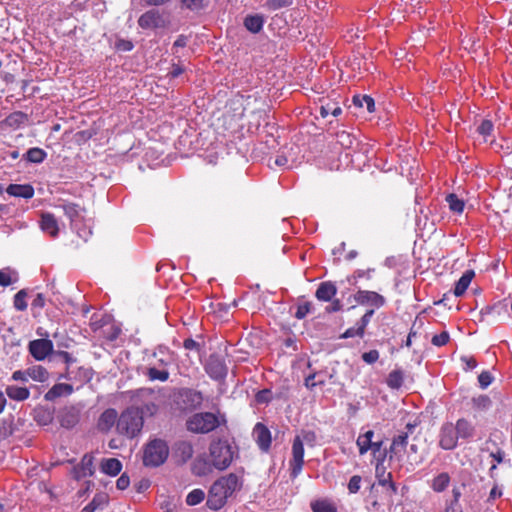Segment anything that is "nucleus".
Returning <instances> with one entry per match:
<instances>
[{
	"mask_svg": "<svg viewBox=\"0 0 512 512\" xmlns=\"http://www.w3.org/2000/svg\"><path fill=\"white\" fill-rule=\"evenodd\" d=\"M240 487L239 478L234 473L219 478L212 484L209 490L207 506L212 510L221 509L227 499Z\"/></svg>",
	"mask_w": 512,
	"mask_h": 512,
	"instance_id": "nucleus-1",
	"label": "nucleus"
},
{
	"mask_svg": "<svg viewBox=\"0 0 512 512\" xmlns=\"http://www.w3.org/2000/svg\"><path fill=\"white\" fill-rule=\"evenodd\" d=\"M225 424V415L212 412H197L186 420L187 430L194 434H208Z\"/></svg>",
	"mask_w": 512,
	"mask_h": 512,
	"instance_id": "nucleus-2",
	"label": "nucleus"
},
{
	"mask_svg": "<svg viewBox=\"0 0 512 512\" xmlns=\"http://www.w3.org/2000/svg\"><path fill=\"white\" fill-rule=\"evenodd\" d=\"M144 424L143 410L139 407H129L125 409L117 420L116 432L124 437L132 439L142 430Z\"/></svg>",
	"mask_w": 512,
	"mask_h": 512,
	"instance_id": "nucleus-3",
	"label": "nucleus"
},
{
	"mask_svg": "<svg viewBox=\"0 0 512 512\" xmlns=\"http://www.w3.org/2000/svg\"><path fill=\"white\" fill-rule=\"evenodd\" d=\"M236 448L225 439L213 440L209 445V459L218 470L227 469L236 454Z\"/></svg>",
	"mask_w": 512,
	"mask_h": 512,
	"instance_id": "nucleus-4",
	"label": "nucleus"
},
{
	"mask_svg": "<svg viewBox=\"0 0 512 512\" xmlns=\"http://www.w3.org/2000/svg\"><path fill=\"white\" fill-rule=\"evenodd\" d=\"M169 447L162 439L149 441L143 450V464L146 467H158L168 458Z\"/></svg>",
	"mask_w": 512,
	"mask_h": 512,
	"instance_id": "nucleus-5",
	"label": "nucleus"
},
{
	"mask_svg": "<svg viewBox=\"0 0 512 512\" xmlns=\"http://www.w3.org/2000/svg\"><path fill=\"white\" fill-rule=\"evenodd\" d=\"M138 25L145 30L165 29L169 26V15L158 9H150L138 18Z\"/></svg>",
	"mask_w": 512,
	"mask_h": 512,
	"instance_id": "nucleus-6",
	"label": "nucleus"
},
{
	"mask_svg": "<svg viewBox=\"0 0 512 512\" xmlns=\"http://www.w3.org/2000/svg\"><path fill=\"white\" fill-rule=\"evenodd\" d=\"M304 464V446L299 436L294 438L292 444V458L289 462L290 476L295 479L302 470Z\"/></svg>",
	"mask_w": 512,
	"mask_h": 512,
	"instance_id": "nucleus-7",
	"label": "nucleus"
},
{
	"mask_svg": "<svg viewBox=\"0 0 512 512\" xmlns=\"http://www.w3.org/2000/svg\"><path fill=\"white\" fill-rule=\"evenodd\" d=\"M458 434L452 422L444 423L439 432V446L444 450H453L458 444Z\"/></svg>",
	"mask_w": 512,
	"mask_h": 512,
	"instance_id": "nucleus-8",
	"label": "nucleus"
},
{
	"mask_svg": "<svg viewBox=\"0 0 512 512\" xmlns=\"http://www.w3.org/2000/svg\"><path fill=\"white\" fill-rule=\"evenodd\" d=\"M53 342L49 339H36L28 344L29 353L38 361L44 360L53 352Z\"/></svg>",
	"mask_w": 512,
	"mask_h": 512,
	"instance_id": "nucleus-9",
	"label": "nucleus"
},
{
	"mask_svg": "<svg viewBox=\"0 0 512 512\" xmlns=\"http://www.w3.org/2000/svg\"><path fill=\"white\" fill-rule=\"evenodd\" d=\"M354 300L360 305H370L380 308L385 305V298L374 291L359 290L354 295Z\"/></svg>",
	"mask_w": 512,
	"mask_h": 512,
	"instance_id": "nucleus-10",
	"label": "nucleus"
},
{
	"mask_svg": "<svg viewBox=\"0 0 512 512\" xmlns=\"http://www.w3.org/2000/svg\"><path fill=\"white\" fill-rule=\"evenodd\" d=\"M143 374L150 381H160L165 382L169 378V371L167 369V362L163 359H159L158 363L155 365H150L145 367Z\"/></svg>",
	"mask_w": 512,
	"mask_h": 512,
	"instance_id": "nucleus-11",
	"label": "nucleus"
},
{
	"mask_svg": "<svg viewBox=\"0 0 512 512\" xmlns=\"http://www.w3.org/2000/svg\"><path fill=\"white\" fill-rule=\"evenodd\" d=\"M205 370L213 379H223L227 375V367L224 360L217 356L211 355L205 365Z\"/></svg>",
	"mask_w": 512,
	"mask_h": 512,
	"instance_id": "nucleus-12",
	"label": "nucleus"
},
{
	"mask_svg": "<svg viewBox=\"0 0 512 512\" xmlns=\"http://www.w3.org/2000/svg\"><path fill=\"white\" fill-rule=\"evenodd\" d=\"M80 419V408L76 406H67L62 408L58 414L60 425L64 428H73Z\"/></svg>",
	"mask_w": 512,
	"mask_h": 512,
	"instance_id": "nucleus-13",
	"label": "nucleus"
},
{
	"mask_svg": "<svg viewBox=\"0 0 512 512\" xmlns=\"http://www.w3.org/2000/svg\"><path fill=\"white\" fill-rule=\"evenodd\" d=\"M94 457L91 454H85L81 462L73 467L72 475L76 480L92 476L94 474Z\"/></svg>",
	"mask_w": 512,
	"mask_h": 512,
	"instance_id": "nucleus-14",
	"label": "nucleus"
},
{
	"mask_svg": "<svg viewBox=\"0 0 512 512\" xmlns=\"http://www.w3.org/2000/svg\"><path fill=\"white\" fill-rule=\"evenodd\" d=\"M373 436L374 432L372 430H369L358 436L356 443L361 455L365 454L368 450H372L374 454L380 451L382 447V441H372Z\"/></svg>",
	"mask_w": 512,
	"mask_h": 512,
	"instance_id": "nucleus-15",
	"label": "nucleus"
},
{
	"mask_svg": "<svg viewBox=\"0 0 512 512\" xmlns=\"http://www.w3.org/2000/svg\"><path fill=\"white\" fill-rule=\"evenodd\" d=\"M253 437L262 451L267 452L271 445V433L262 423H257L253 429Z\"/></svg>",
	"mask_w": 512,
	"mask_h": 512,
	"instance_id": "nucleus-16",
	"label": "nucleus"
},
{
	"mask_svg": "<svg viewBox=\"0 0 512 512\" xmlns=\"http://www.w3.org/2000/svg\"><path fill=\"white\" fill-rule=\"evenodd\" d=\"M119 416L115 409H106L99 417L97 428L99 431L107 433L112 427H116Z\"/></svg>",
	"mask_w": 512,
	"mask_h": 512,
	"instance_id": "nucleus-17",
	"label": "nucleus"
},
{
	"mask_svg": "<svg viewBox=\"0 0 512 512\" xmlns=\"http://www.w3.org/2000/svg\"><path fill=\"white\" fill-rule=\"evenodd\" d=\"M373 314H374V310L373 309L368 310L362 316V318L356 323V325L354 327L348 328L342 334L341 337L342 338H351V337H355V336L362 337L364 335L365 328L368 325V323L370 322L371 317L373 316Z\"/></svg>",
	"mask_w": 512,
	"mask_h": 512,
	"instance_id": "nucleus-18",
	"label": "nucleus"
},
{
	"mask_svg": "<svg viewBox=\"0 0 512 512\" xmlns=\"http://www.w3.org/2000/svg\"><path fill=\"white\" fill-rule=\"evenodd\" d=\"M194 454L193 445L186 440L178 441L174 446V457L180 463H186Z\"/></svg>",
	"mask_w": 512,
	"mask_h": 512,
	"instance_id": "nucleus-19",
	"label": "nucleus"
},
{
	"mask_svg": "<svg viewBox=\"0 0 512 512\" xmlns=\"http://www.w3.org/2000/svg\"><path fill=\"white\" fill-rule=\"evenodd\" d=\"M40 227L43 232L49 234L51 237H57L59 234V226L56 217L49 212L41 214Z\"/></svg>",
	"mask_w": 512,
	"mask_h": 512,
	"instance_id": "nucleus-20",
	"label": "nucleus"
},
{
	"mask_svg": "<svg viewBox=\"0 0 512 512\" xmlns=\"http://www.w3.org/2000/svg\"><path fill=\"white\" fill-rule=\"evenodd\" d=\"M65 215L70 219L71 227H77L83 221L85 209L75 203H65L62 206Z\"/></svg>",
	"mask_w": 512,
	"mask_h": 512,
	"instance_id": "nucleus-21",
	"label": "nucleus"
},
{
	"mask_svg": "<svg viewBox=\"0 0 512 512\" xmlns=\"http://www.w3.org/2000/svg\"><path fill=\"white\" fill-rule=\"evenodd\" d=\"M73 386L71 384L67 383H58L55 384L52 388H50L44 398L47 401H54L55 399L62 397V396H68L72 394L73 392Z\"/></svg>",
	"mask_w": 512,
	"mask_h": 512,
	"instance_id": "nucleus-22",
	"label": "nucleus"
},
{
	"mask_svg": "<svg viewBox=\"0 0 512 512\" xmlns=\"http://www.w3.org/2000/svg\"><path fill=\"white\" fill-rule=\"evenodd\" d=\"M408 444V433L401 432L397 436H395L392 440V444L390 446V458L400 457L402 452L405 450Z\"/></svg>",
	"mask_w": 512,
	"mask_h": 512,
	"instance_id": "nucleus-23",
	"label": "nucleus"
},
{
	"mask_svg": "<svg viewBox=\"0 0 512 512\" xmlns=\"http://www.w3.org/2000/svg\"><path fill=\"white\" fill-rule=\"evenodd\" d=\"M6 192L14 197L30 199L34 196V188L30 184H10Z\"/></svg>",
	"mask_w": 512,
	"mask_h": 512,
	"instance_id": "nucleus-24",
	"label": "nucleus"
},
{
	"mask_svg": "<svg viewBox=\"0 0 512 512\" xmlns=\"http://www.w3.org/2000/svg\"><path fill=\"white\" fill-rule=\"evenodd\" d=\"M100 470L109 476H117L122 470V463L117 458H104L100 463Z\"/></svg>",
	"mask_w": 512,
	"mask_h": 512,
	"instance_id": "nucleus-25",
	"label": "nucleus"
},
{
	"mask_svg": "<svg viewBox=\"0 0 512 512\" xmlns=\"http://www.w3.org/2000/svg\"><path fill=\"white\" fill-rule=\"evenodd\" d=\"M337 293V288L331 281L322 282L316 290L315 296L320 301H330Z\"/></svg>",
	"mask_w": 512,
	"mask_h": 512,
	"instance_id": "nucleus-26",
	"label": "nucleus"
},
{
	"mask_svg": "<svg viewBox=\"0 0 512 512\" xmlns=\"http://www.w3.org/2000/svg\"><path fill=\"white\" fill-rule=\"evenodd\" d=\"M454 427L457 430L459 438L470 439L475 435L474 425L465 418L458 419L457 422L454 424Z\"/></svg>",
	"mask_w": 512,
	"mask_h": 512,
	"instance_id": "nucleus-27",
	"label": "nucleus"
},
{
	"mask_svg": "<svg viewBox=\"0 0 512 512\" xmlns=\"http://www.w3.org/2000/svg\"><path fill=\"white\" fill-rule=\"evenodd\" d=\"M28 121V115L22 111H15L9 114L5 120L4 125L12 129H18L25 125Z\"/></svg>",
	"mask_w": 512,
	"mask_h": 512,
	"instance_id": "nucleus-28",
	"label": "nucleus"
},
{
	"mask_svg": "<svg viewBox=\"0 0 512 512\" xmlns=\"http://www.w3.org/2000/svg\"><path fill=\"white\" fill-rule=\"evenodd\" d=\"M109 502L108 494L104 492L96 493L92 501L83 508V512H95L97 509L104 508Z\"/></svg>",
	"mask_w": 512,
	"mask_h": 512,
	"instance_id": "nucleus-29",
	"label": "nucleus"
},
{
	"mask_svg": "<svg viewBox=\"0 0 512 512\" xmlns=\"http://www.w3.org/2000/svg\"><path fill=\"white\" fill-rule=\"evenodd\" d=\"M6 395L14 401H24L30 397V391L26 387L8 385L5 389Z\"/></svg>",
	"mask_w": 512,
	"mask_h": 512,
	"instance_id": "nucleus-30",
	"label": "nucleus"
},
{
	"mask_svg": "<svg viewBox=\"0 0 512 512\" xmlns=\"http://www.w3.org/2000/svg\"><path fill=\"white\" fill-rule=\"evenodd\" d=\"M264 22H265V19L262 15H259V14L248 15L244 19V26L248 31L256 34L262 30Z\"/></svg>",
	"mask_w": 512,
	"mask_h": 512,
	"instance_id": "nucleus-31",
	"label": "nucleus"
},
{
	"mask_svg": "<svg viewBox=\"0 0 512 512\" xmlns=\"http://www.w3.org/2000/svg\"><path fill=\"white\" fill-rule=\"evenodd\" d=\"M475 273L473 270H467L463 273V275L460 277V279L457 281L455 288H454V294L455 296L459 297L462 296L467 288L469 287Z\"/></svg>",
	"mask_w": 512,
	"mask_h": 512,
	"instance_id": "nucleus-32",
	"label": "nucleus"
},
{
	"mask_svg": "<svg viewBox=\"0 0 512 512\" xmlns=\"http://www.w3.org/2000/svg\"><path fill=\"white\" fill-rule=\"evenodd\" d=\"M377 472V478H378V484L387 487L389 491V495L392 496L397 493V486L392 481V474L391 473H385V470L383 469L381 473H379V468H376Z\"/></svg>",
	"mask_w": 512,
	"mask_h": 512,
	"instance_id": "nucleus-33",
	"label": "nucleus"
},
{
	"mask_svg": "<svg viewBox=\"0 0 512 512\" xmlns=\"http://www.w3.org/2000/svg\"><path fill=\"white\" fill-rule=\"evenodd\" d=\"M470 405L474 412L480 413L487 411L491 407L492 401L487 395H479L471 399Z\"/></svg>",
	"mask_w": 512,
	"mask_h": 512,
	"instance_id": "nucleus-34",
	"label": "nucleus"
},
{
	"mask_svg": "<svg viewBox=\"0 0 512 512\" xmlns=\"http://www.w3.org/2000/svg\"><path fill=\"white\" fill-rule=\"evenodd\" d=\"M182 396L185 397V402L188 403L192 408L200 407L203 402L202 393L193 389H185L182 392Z\"/></svg>",
	"mask_w": 512,
	"mask_h": 512,
	"instance_id": "nucleus-35",
	"label": "nucleus"
},
{
	"mask_svg": "<svg viewBox=\"0 0 512 512\" xmlns=\"http://www.w3.org/2000/svg\"><path fill=\"white\" fill-rule=\"evenodd\" d=\"M352 102L356 107H365L369 113H372L375 110L374 99L368 95H355Z\"/></svg>",
	"mask_w": 512,
	"mask_h": 512,
	"instance_id": "nucleus-36",
	"label": "nucleus"
},
{
	"mask_svg": "<svg viewBox=\"0 0 512 512\" xmlns=\"http://www.w3.org/2000/svg\"><path fill=\"white\" fill-rule=\"evenodd\" d=\"M27 373L30 378L38 382H45L49 378L48 371L41 365L29 367Z\"/></svg>",
	"mask_w": 512,
	"mask_h": 512,
	"instance_id": "nucleus-37",
	"label": "nucleus"
},
{
	"mask_svg": "<svg viewBox=\"0 0 512 512\" xmlns=\"http://www.w3.org/2000/svg\"><path fill=\"white\" fill-rule=\"evenodd\" d=\"M450 482V476L448 473L443 472L437 475L432 481V489L436 492L444 491Z\"/></svg>",
	"mask_w": 512,
	"mask_h": 512,
	"instance_id": "nucleus-38",
	"label": "nucleus"
},
{
	"mask_svg": "<svg viewBox=\"0 0 512 512\" xmlns=\"http://www.w3.org/2000/svg\"><path fill=\"white\" fill-rule=\"evenodd\" d=\"M404 380V375L401 370H393L389 373L386 383L392 389H399Z\"/></svg>",
	"mask_w": 512,
	"mask_h": 512,
	"instance_id": "nucleus-39",
	"label": "nucleus"
},
{
	"mask_svg": "<svg viewBox=\"0 0 512 512\" xmlns=\"http://www.w3.org/2000/svg\"><path fill=\"white\" fill-rule=\"evenodd\" d=\"M313 512H337L333 503L328 500H316L311 503Z\"/></svg>",
	"mask_w": 512,
	"mask_h": 512,
	"instance_id": "nucleus-40",
	"label": "nucleus"
},
{
	"mask_svg": "<svg viewBox=\"0 0 512 512\" xmlns=\"http://www.w3.org/2000/svg\"><path fill=\"white\" fill-rule=\"evenodd\" d=\"M446 202L449 205L451 211L455 213H462L464 210V201L460 199L456 194L451 193L446 196Z\"/></svg>",
	"mask_w": 512,
	"mask_h": 512,
	"instance_id": "nucleus-41",
	"label": "nucleus"
},
{
	"mask_svg": "<svg viewBox=\"0 0 512 512\" xmlns=\"http://www.w3.org/2000/svg\"><path fill=\"white\" fill-rule=\"evenodd\" d=\"M26 159L32 163H41L46 157V152L41 148H30L25 155Z\"/></svg>",
	"mask_w": 512,
	"mask_h": 512,
	"instance_id": "nucleus-42",
	"label": "nucleus"
},
{
	"mask_svg": "<svg viewBox=\"0 0 512 512\" xmlns=\"http://www.w3.org/2000/svg\"><path fill=\"white\" fill-rule=\"evenodd\" d=\"M17 273L9 268L0 270V286L7 287L17 281Z\"/></svg>",
	"mask_w": 512,
	"mask_h": 512,
	"instance_id": "nucleus-43",
	"label": "nucleus"
},
{
	"mask_svg": "<svg viewBox=\"0 0 512 512\" xmlns=\"http://www.w3.org/2000/svg\"><path fill=\"white\" fill-rule=\"evenodd\" d=\"M26 298H27V292L24 289L18 291L15 294L13 304H14V307L16 310L25 311L27 309L28 305L26 302Z\"/></svg>",
	"mask_w": 512,
	"mask_h": 512,
	"instance_id": "nucleus-44",
	"label": "nucleus"
},
{
	"mask_svg": "<svg viewBox=\"0 0 512 512\" xmlns=\"http://www.w3.org/2000/svg\"><path fill=\"white\" fill-rule=\"evenodd\" d=\"M205 498V493L202 489L192 490L186 497V503L189 506H194L201 503Z\"/></svg>",
	"mask_w": 512,
	"mask_h": 512,
	"instance_id": "nucleus-45",
	"label": "nucleus"
},
{
	"mask_svg": "<svg viewBox=\"0 0 512 512\" xmlns=\"http://www.w3.org/2000/svg\"><path fill=\"white\" fill-rule=\"evenodd\" d=\"M292 0H266L264 7L269 11H276L291 6Z\"/></svg>",
	"mask_w": 512,
	"mask_h": 512,
	"instance_id": "nucleus-46",
	"label": "nucleus"
},
{
	"mask_svg": "<svg viewBox=\"0 0 512 512\" xmlns=\"http://www.w3.org/2000/svg\"><path fill=\"white\" fill-rule=\"evenodd\" d=\"M34 419L40 425L45 426V425H49L52 422L53 416L48 410L37 409V410H35Z\"/></svg>",
	"mask_w": 512,
	"mask_h": 512,
	"instance_id": "nucleus-47",
	"label": "nucleus"
},
{
	"mask_svg": "<svg viewBox=\"0 0 512 512\" xmlns=\"http://www.w3.org/2000/svg\"><path fill=\"white\" fill-rule=\"evenodd\" d=\"M181 4L191 11H199L208 5V0H181Z\"/></svg>",
	"mask_w": 512,
	"mask_h": 512,
	"instance_id": "nucleus-48",
	"label": "nucleus"
},
{
	"mask_svg": "<svg viewBox=\"0 0 512 512\" xmlns=\"http://www.w3.org/2000/svg\"><path fill=\"white\" fill-rule=\"evenodd\" d=\"M337 141L341 146L350 148L354 142V138L348 132L341 131L337 133Z\"/></svg>",
	"mask_w": 512,
	"mask_h": 512,
	"instance_id": "nucleus-49",
	"label": "nucleus"
},
{
	"mask_svg": "<svg viewBox=\"0 0 512 512\" xmlns=\"http://www.w3.org/2000/svg\"><path fill=\"white\" fill-rule=\"evenodd\" d=\"M493 128V123L490 120H483L478 126L477 131L486 139V137L492 134Z\"/></svg>",
	"mask_w": 512,
	"mask_h": 512,
	"instance_id": "nucleus-50",
	"label": "nucleus"
},
{
	"mask_svg": "<svg viewBox=\"0 0 512 512\" xmlns=\"http://www.w3.org/2000/svg\"><path fill=\"white\" fill-rule=\"evenodd\" d=\"M450 336L448 332L444 331L440 334L434 335L431 339V343L435 346H444L448 343Z\"/></svg>",
	"mask_w": 512,
	"mask_h": 512,
	"instance_id": "nucleus-51",
	"label": "nucleus"
},
{
	"mask_svg": "<svg viewBox=\"0 0 512 512\" xmlns=\"http://www.w3.org/2000/svg\"><path fill=\"white\" fill-rule=\"evenodd\" d=\"M312 304L310 302H305L303 304L298 305L295 317L297 319H303L310 312Z\"/></svg>",
	"mask_w": 512,
	"mask_h": 512,
	"instance_id": "nucleus-52",
	"label": "nucleus"
},
{
	"mask_svg": "<svg viewBox=\"0 0 512 512\" xmlns=\"http://www.w3.org/2000/svg\"><path fill=\"white\" fill-rule=\"evenodd\" d=\"M271 398L272 392L269 389H263L259 391L255 396V399L259 404L268 403L271 400Z\"/></svg>",
	"mask_w": 512,
	"mask_h": 512,
	"instance_id": "nucleus-53",
	"label": "nucleus"
},
{
	"mask_svg": "<svg viewBox=\"0 0 512 512\" xmlns=\"http://www.w3.org/2000/svg\"><path fill=\"white\" fill-rule=\"evenodd\" d=\"M362 359L367 364H373L379 359V352L375 349L365 352L362 354Z\"/></svg>",
	"mask_w": 512,
	"mask_h": 512,
	"instance_id": "nucleus-54",
	"label": "nucleus"
},
{
	"mask_svg": "<svg viewBox=\"0 0 512 512\" xmlns=\"http://www.w3.org/2000/svg\"><path fill=\"white\" fill-rule=\"evenodd\" d=\"M361 477L354 475L350 478L348 483V490L350 493H357L360 489Z\"/></svg>",
	"mask_w": 512,
	"mask_h": 512,
	"instance_id": "nucleus-55",
	"label": "nucleus"
},
{
	"mask_svg": "<svg viewBox=\"0 0 512 512\" xmlns=\"http://www.w3.org/2000/svg\"><path fill=\"white\" fill-rule=\"evenodd\" d=\"M492 380L493 377L488 371H483L478 377L479 384L482 388L488 387L491 384Z\"/></svg>",
	"mask_w": 512,
	"mask_h": 512,
	"instance_id": "nucleus-56",
	"label": "nucleus"
},
{
	"mask_svg": "<svg viewBox=\"0 0 512 512\" xmlns=\"http://www.w3.org/2000/svg\"><path fill=\"white\" fill-rule=\"evenodd\" d=\"M130 484V478L128 475L123 473L116 481V487L119 490H125Z\"/></svg>",
	"mask_w": 512,
	"mask_h": 512,
	"instance_id": "nucleus-57",
	"label": "nucleus"
},
{
	"mask_svg": "<svg viewBox=\"0 0 512 512\" xmlns=\"http://www.w3.org/2000/svg\"><path fill=\"white\" fill-rule=\"evenodd\" d=\"M12 434V428L5 422L0 424V439H5Z\"/></svg>",
	"mask_w": 512,
	"mask_h": 512,
	"instance_id": "nucleus-58",
	"label": "nucleus"
},
{
	"mask_svg": "<svg viewBox=\"0 0 512 512\" xmlns=\"http://www.w3.org/2000/svg\"><path fill=\"white\" fill-rule=\"evenodd\" d=\"M28 373H27V370L26 371H21V370H17L15 372H13L11 378L15 381H22V382H26L28 380Z\"/></svg>",
	"mask_w": 512,
	"mask_h": 512,
	"instance_id": "nucleus-59",
	"label": "nucleus"
},
{
	"mask_svg": "<svg viewBox=\"0 0 512 512\" xmlns=\"http://www.w3.org/2000/svg\"><path fill=\"white\" fill-rule=\"evenodd\" d=\"M140 410H143L144 414L153 415L157 411V405L154 403L144 404L142 407H139Z\"/></svg>",
	"mask_w": 512,
	"mask_h": 512,
	"instance_id": "nucleus-60",
	"label": "nucleus"
},
{
	"mask_svg": "<svg viewBox=\"0 0 512 512\" xmlns=\"http://www.w3.org/2000/svg\"><path fill=\"white\" fill-rule=\"evenodd\" d=\"M32 306L43 308L45 306V297L42 293H38L32 301Z\"/></svg>",
	"mask_w": 512,
	"mask_h": 512,
	"instance_id": "nucleus-61",
	"label": "nucleus"
},
{
	"mask_svg": "<svg viewBox=\"0 0 512 512\" xmlns=\"http://www.w3.org/2000/svg\"><path fill=\"white\" fill-rule=\"evenodd\" d=\"M56 355L60 357L67 365L75 362V359L67 351H57Z\"/></svg>",
	"mask_w": 512,
	"mask_h": 512,
	"instance_id": "nucleus-62",
	"label": "nucleus"
},
{
	"mask_svg": "<svg viewBox=\"0 0 512 512\" xmlns=\"http://www.w3.org/2000/svg\"><path fill=\"white\" fill-rule=\"evenodd\" d=\"M316 377H317V373H312L310 375H308L306 378H305V386L312 390L313 388L316 387Z\"/></svg>",
	"mask_w": 512,
	"mask_h": 512,
	"instance_id": "nucleus-63",
	"label": "nucleus"
},
{
	"mask_svg": "<svg viewBox=\"0 0 512 512\" xmlns=\"http://www.w3.org/2000/svg\"><path fill=\"white\" fill-rule=\"evenodd\" d=\"M183 346H184V348H185V349H187V350H197V351H198V350H199V348H200L199 343H197L196 341H194V340H193V339H191V338L186 339V340L184 341V343H183Z\"/></svg>",
	"mask_w": 512,
	"mask_h": 512,
	"instance_id": "nucleus-64",
	"label": "nucleus"
}]
</instances>
